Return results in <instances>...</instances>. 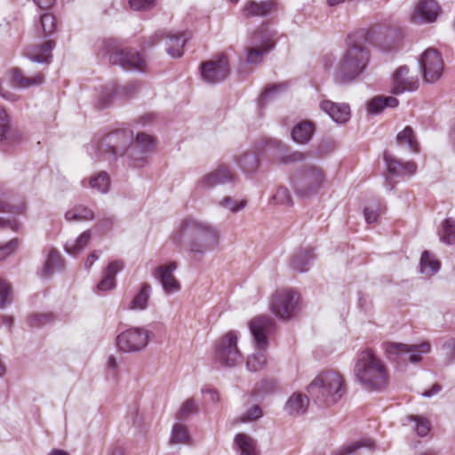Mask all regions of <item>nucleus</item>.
Listing matches in <instances>:
<instances>
[{"mask_svg":"<svg viewBox=\"0 0 455 455\" xmlns=\"http://www.w3.org/2000/svg\"><path fill=\"white\" fill-rule=\"evenodd\" d=\"M12 83L14 87L27 89L32 86L40 85L44 83V76L37 74L33 76H26L20 68H13L11 71Z\"/></svg>","mask_w":455,"mask_h":455,"instance_id":"c756f323","label":"nucleus"},{"mask_svg":"<svg viewBox=\"0 0 455 455\" xmlns=\"http://www.w3.org/2000/svg\"><path fill=\"white\" fill-rule=\"evenodd\" d=\"M368 34V31L358 30L347 36V47L334 70V79L337 83L352 84L366 70L371 59L370 52L365 45Z\"/></svg>","mask_w":455,"mask_h":455,"instance_id":"7ed1b4c3","label":"nucleus"},{"mask_svg":"<svg viewBox=\"0 0 455 455\" xmlns=\"http://www.w3.org/2000/svg\"><path fill=\"white\" fill-rule=\"evenodd\" d=\"M354 372L364 388L380 391L388 384L387 367L371 348H365L357 355Z\"/></svg>","mask_w":455,"mask_h":455,"instance_id":"39448f33","label":"nucleus"},{"mask_svg":"<svg viewBox=\"0 0 455 455\" xmlns=\"http://www.w3.org/2000/svg\"><path fill=\"white\" fill-rule=\"evenodd\" d=\"M441 240L446 244H455V220L446 219L443 222Z\"/></svg>","mask_w":455,"mask_h":455,"instance_id":"8fccbe9b","label":"nucleus"},{"mask_svg":"<svg viewBox=\"0 0 455 455\" xmlns=\"http://www.w3.org/2000/svg\"><path fill=\"white\" fill-rule=\"evenodd\" d=\"M197 405L193 398L187 399L181 405L178 417L187 418L197 412Z\"/></svg>","mask_w":455,"mask_h":455,"instance_id":"6e6d98bb","label":"nucleus"},{"mask_svg":"<svg viewBox=\"0 0 455 455\" xmlns=\"http://www.w3.org/2000/svg\"><path fill=\"white\" fill-rule=\"evenodd\" d=\"M262 410L259 405H253L249 408L242 416V422H248L251 420H256L262 417Z\"/></svg>","mask_w":455,"mask_h":455,"instance_id":"bf43d9fd","label":"nucleus"},{"mask_svg":"<svg viewBox=\"0 0 455 455\" xmlns=\"http://www.w3.org/2000/svg\"><path fill=\"white\" fill-rule=\"evenodd\" d=\"M213 171L222 185L232 183L235 180V173L228 164L221 163Z\"/></svg>","mask_w":455,"mask_h":455,"instance_id":"09e8293b","label":"nucleus"},{"mask_svg":"<svg viewBox=\"0 0 455 455\" xmlns=\"http://www.w3.org/2000/svg\"><path fill=\"white\" fill-rule=\"evenodd\" d=\"M222 185L213 170L203 175L196 182V189L198 191L210 190L216 186Z\"/></svg>","mask_w":455,"mask_h":455,"instance_id":"a18cd8bd","label":"nucleus"},{"mask_svg":"<svg viewBox=\"0 0 455 455\" xmlns=\"http://www.w3.org/2000/svg\"><path fill=\"white\" fill-rule=\"evenodd\" d=\"M289 182L294 193L301 197L315 196L327 184L324 171L315 164H304L290 176Z\"/></svg>","mask_w":455,"mask_h":455,"instance_id":"0eeeda50","label":"nucleus"},{"mask_svg":"<svg viewBox=\"0 0 455 455\" xmlns=\"http://www.w3.org/2000/svg\"><path fill=\"white\" fill-rule=\"evenodd\" d=\"M267 153L273 155L281 163L285 164L301 162L305 159L304 155L300 152H289L286 146L281 140L266 139L261 142L260 147L242 153L235 156V161L243 173L251 174L258 170L259 156Z\"/></svg>","mask_w":455,"mask_h":455,"instance_id":"20e7f679","label":"nucleus"},{"mask_svg":"<svg viewBox=\"0 0 455 455\" xmlns=\"http://www.w3.org/2000/svg\"><path fill=\"white\" fill-rule=\"evenodd\" d=\"M90 187L100 193L105 194L108 191L110 180L106 172H100L89 180Z\"/></svg>","mask_w":455,"mask_h":455,"instance_id":"49530a36","label":"nucleus"},{"mask_svg":"<svg viewBox=\"0 0 455 455\" xmlns=\"http://www.w3.org/2000/svg\"><path fill=\"white\" fill-rule=\"evenodd\" d=\"M420 272L427 276H431L440 269V263L428 251L422 252L419 262Z\"/></svg>","mask_w":455,"mask_h":455,"instance_id":"4c0bfd02","label":"nucleus"},{"mask_svg":"<svg viewBox=\"0 0 455 455\" xmlns=\"http://www.w3.org/2000/svg\"><path fill=\"white\" fill-rule=\"evenodd\" d=\"M363 447L369 448L372 450L374 448L373 441L367 439L364 441H360L354 443L352 444H348L347 446L342 447L340 450V455H355L357 451Z\"/></svg>","mask_w":455,"mask_h":455,"instance_id":"603ef678","label":"nucleus"},{"mask_svg":"<svg viewBox=\"0 0 455 455\" xmlns=\"http://www.w3.org/2000/svg\"><path fill=\"white\" fill-rule=\"evenodd\" d=\"M385 108V103L382 101V96H377L367 103V111L370 114H379Z\"/></svg>","mask_w":455,"mask_h":455,"instance_id":"052dcab7","label":"nucleus"},{"mask_svg":"<svg viewBox=\"0 0 455 455\" xmlns=\"http://www.w3.org/2000/svg\"><path fill=\"white\" fill-rule=\"evenodd\" d=\"M91 239V231H84L76 239L68 241L65 244V250L69 255L76 257L89 245Z\"/></svg>","mask_w":455,"mask_h":455,"instance_id":"e433bc0d","label":"nucleus"},{"mask_svg":"<svg viewBox=\"0 0 455 455\" xmlns=\"http://www.w3.org/2000/svg\"><path fill=\"white\" fill-rule=\"evenodd\" d=\"M273 327V321L267 316H258L249 323L250 331L256 343L257 351L249 355L246 367L250 371H258L263 369L267 363L265 347L267 345V334Z\"/></svg>","mask_w":455,"mask_h":455,"instance_id":"6e6552de","label":"nucleus"},{"mask_svg":"<svg viewBox=\"0 0 455 455\" xmlns=\"http://www.w3.org/2000/svg\"><path fill=\"white\" fill-rule=\"evenodd\" d=\"M441 12V7L435 0H420L414 7L411 20L419 25L434 23Z\"/></svg>","mask_w":455,"mask_h":455,"instance_id":"6ab92c4d","label":"nucleus"},{"mask_svg":"<svg viewBox=\"0 0 455 455\" xmlns=\"http://www.w3.org/2000/svg\"><path fill=\"white\" fill-rule=\"evenodd\" d=\"M54 315L50 313L33 314L28 318V323L31 327H41L53 321Z\"/></svg>","mask_w":455,"mask_h":455,"instance_id":"5fc2aeb1","label":"nucleus"},{"mask_svg":"<svg viewBox=\"0 0 455 455\" xmlns=\"http://www.w3.org/2000/svg\"><path fill=\"white\" fill-rule=\"evenodd\" d=\"M129 4L135 11L148 10L154 6L155 0H129Z\"/></svg>","mask_w":455,"mask_h":455,"instance_id":"e2e57ef3","label":"nucleus"},{"mask_svg":"<svg viewBox=\"0 0 455 455\" xmlns=\"http://www.w3.org/2000/svg\"><path fill=\"white\" fill-rule=\"evenodd\" d=\"M152 293V287L148 283L140 284L137 292L133 295L126 308L132 311H144L148 308Z\"/></svg>","mask_w":455,"mask_h":455,"instance_id":"cd10ccee","label":"nucleus"},{"mask_svg":"<svg viewBox=\"0 0 455 455\" xmlns=\"http://www.w3.org/2000/svg\"><path fill=\"white\" fill-rule=\"evenodd\" d=\"M228 74L229 62L223 55L201 65V76L208 84L221 83L228 77Z\"/></svg>","mask_w":455,"mask_h":455,"instance_id":"a211bd4d","label":"nucleus"},{"mask_svg":"<svg viewBox=\"0 0 455 455\" xmlns=\"http://www.w3.org/2000/svg\"><path fill=\"white\" fill-rule=\"evenodd\" d=\"M55 19L50 12H43L35 19L34 29L38 37L49 38L55 32Z\"/></svg>","mask_w":455,"mask_h":455,"instance_id":"c85d7f7f","label":"nucleus"},{"mask_svg":"<svg viewBox=\"0 0 455 455\" xmlns=\"http://www.w3.org/2000/svg\"><path fill=\"white\" fill-rule=\"evenodd\" d=\"M12 288L10 284L0 278V308H4L11 302Z\"/></svg>","mask_w":455,"mask_h":455,"instance_id":"4d7b16f0","label":"nucleus"},{"mask_svg":"<svg viewBox=\"0 0 455 455\" xmlns=\"http://www.w3.org/2000/svg\"><path fill=\"white\" fill-rule=\"evenodd\" d=\"M170 440L171 443L176 444H189L191 437L188 427L180 423L174 424L172 429Z\"/></svg>","mask_w":455,"mask_h":455,"instance_id":"79ce46f5","label":"nucleus"},{"mask_svg":"<svg viewBox=\"0 0 455 455\" xmlns=\"http://www.w3.org/2000/svg\"><path fill=\"white\" fill-rule=\"evenodd\" d=\"M64 267V261L60 252L50 248L46 251L45 260L39 275L43 279L50 278L55 272L60 271Z\"/></svg>","mask_w":455,"mask_h":455,"instance_id":"bb28decb","label":"nucleus"},{"mask_svg":"<svg viewBox=\"0 0 455 455\" xmlns=\"http://www.w3.org/2000/svg\"><path fill=\"white\" fill-rule=\"evenodd\" d=\"M222 185L213 170L203 175L196 182V189L198 191L210 190L216 186Z\"/></svg>","mask_w":455,"mask_h":455,"instance_id":"c03bdc74","label":"nucleus"},{"mask_svg":"<svg viewBox=\"0 0 455 455\" xmlns=\"http://www.w3.org/2000/svg\"><path fill=\"white\" fill-rule=\"evenodd\" d=\"M299 294L291 290H277L273 296L272 312L281 319H290L295 313Z\"/></svg>","mask_w":455,"mask_h":455,"instance_id":"dca6fc26","label":"nucleus"},{"mask_svg":"<svg viewBox=\"0 0 455 455\" xmlns=\"http://www.w3.org/2000/svg\"><path fill=\"white\" fill-rule=\"evenodd\" d=\"M386 37L382 39L378 36L375 39V44L381 48L382 51L390 52L397 48V43L400 40L401 34L399 31L387 29Z\"/></svg>","mask_w":455,"mask_h":455,"instance_id":"58836bf2","label":"nucleus"},{"mask_svg":"<svg viewBox=\"0 0 455 455\" xmlns=\"http://www.w3.org/2000/svg\"><path fill=\"white\" fill-rule=\"evenodd\" d=\"M443 349L450 361L455 359V339H450L443 344Z\"/></svg>","mask_w":455,"mask_h":455,"instance_id":"338daca9","label":"nucleus"},{"mask_svg":"<svg viewBox=\"0 0 455 455\" xmlns=\"http://www.w3.org/2000/svg\"><path fill=\"white\" fill-rule=\"evenodd\" d=\"M419 88V79L409 76L407 66L398 68L392 76L391 92L394 94H402L406 92H414Z\"/></svg>","mask_w":455,"mask_h":455,"instance_id":"412c9836","label":"nucleus"},{"mask_svg":"<svg viewBox=\"0 0 455 455\" xmlns=\"http://www.w3.org/2000/svg\"><path fill=\"white\" fill-rule=\"evenodd\" d=\"M222 185L213 170L203 175L196 182V189L198 191L210 190L216 186Z\"/></svg>","mask_w":455,"mask_h":455,"instance_id":"37998d69","label":"nucleus"},{"mask_svg":"<svg viewBox=\"0 0 455 455\" xmlns=\"http://www.w3.org/2000/svg\"><path fill=\"white\" fill-rule=\"evenodd\" d=\"M307 392L319 405L329 406L341 399L345 393V383L338 372L325 371L308 385Z\"/></svg>","mask_w":455,"mask_h":455,"instance_id":"423d86ee","label":"nucleus"},{"mask_svg":"<svg viewBox=\"0 0 455 455\" xmlns=\"http://www.w3.org/2000/svg\"><path fill=\"white\" fill-rule=\"evenodd\" d=\"M186 238H188L187 251L190 259L201 262L207 253L220 248L221 231L209 221L187 217L173 230L170 240L176 247L181 248Z\"/></svg>","mask_w":455,"mask_h":455,"instance_id":"f03ea898","label":"nucleus"},{"mask_svg":"<svg viewBox=\"0 0 455 455\" xmlns=\"http://www.w3.org/2000/svg\"><path fill=\"white\" fill-rule=\"evenodd\" d=\"M165 42V52L172 58H180L184 53V46L188 40L186 33L157 32L146 42V47L150 48L161 41Z\"/></svg>","mask_w":455,"mask_h":455,"instance_id":"2eb2a0df","label":"nucleus"},{"mask_svg":"<svg viewBox=\"0 0 455 455\" xmlns=\"http://www.w3.org/2000/svg\"><path fill=\"white\" fill-rule=\"evenodd\" d=\"M315 259L314 251L311 248L299 249L292 256L291 267L298 272H307Z\"/></svg>","mask_w":455,"mask_h":455,"instance_id":"7c9ffc66","label":"nucleus"},{"mask_svg":"<svg viewBox=\"0 0 455 455\" xmlns=\"http://www.w3.org/2000/svg\"><path fill=\"white\" fill-rule=\"evenodd\" d=\"M26 211V205L21 203L19 204H10L0 199V212H8L16 214H22Z\"/></svg>","mask_w":455,"mask_h":455,"instance_id":"680f3d73","label":"nucleus"},{"mask_svg":"<svg viewBox=\"0 0 455 455\" xmlns=\"http://www.w3.org/2000/svg\"><path fill=\"white\" fill-rule=\"evenodd\" d=\"M154 146L152 136L140 132L134 140L133 132L130 129H118L109 132L104 137L99 146L92 145L87 150L97 151L100 160H116L126 156L127 163L134 168H141L148 162V154Z\"/></svg>","mask_w":455,"mask_h":455,"instance_id":"f257e3e1","label":"nucleus"},{"mask_svg":"<svg viewBox=\"0 0 455 455\" xmlns=\"http://www.w3.org/2000/svg\"><path fill=\"white\" fill-rule=\"evenodd\" d=\"M124 268V264L120 260L110 262L103 271L102 278L96 286L98 293L106 292L116 287V276Z\"/></svg>","mask_w":455,"mask_h":455,"instance_id":"a878e982","label":"nucleus"},{"mask_svg":"<svg viewBox=\"0 0 455 455\" xmlns=\"http://www.w3.org/2000/svg\"><path fill=\"white\" fill-rule=\"evenodd\" d=\"M271 200L279 205L291 206L292 199L289 190L285 187H279L275 193L272 196Z\"/></svg>","mask_w":455,"mask_h":455,"instance_id":"3c124183","label":"nucleus"},{"mask_svg":"<svg viewBox=\"0 0 455 455\" xmlns=\"http://www.w3.org/2000/svg\"><path fill=\"white\" fill-rule=\"evenodd\" d=\"M384 349L390 361L395 363L397 366H405L408 363H418L421 362L423 355L430 353L431 346L427 341L411 345L387 342L384 344Z\"/></svg>","mask_w":455,"mask_h":455,"instance_id":"9d476101","label":"nucleus"},{"mask_svg":"<svg viewBox=\"0 0 455 455\" xmlns=\"http://www.w3.org/2000/svg\"><path fill=\"white\" fill-rule=\"evenodd\" d=\"M289 82H282L278 84H269L265 91L260 94L259 101L263 104L270 99H274L287 92L289 88Z\"/></svg>","mask_w":455,"mask_h":455,"instance_id":"a19ab883","label":"nucleus"},{"mask_svg":"<svg viewBox=\"0 0 455 455\" xmlns=\"http://www.w3.org/2000/svg\"><path fill=\"white\" fill-rule=\"evenodd\" d=\"M234 443L240 455H259L256 441L246 434H237Z\"/></svg>","mask_w":455,"mask_h":455,"instance_id":"473e14b6","label":"nucleus"},{"mask_svg":"<svg viewBox=\"0 0 455 455\" xmlns=\"http://www.w3.org/2000/svg\"><path fill=\"white\" fill-rule=\"evenodd\" d=\"M308 399L300 393H293L287 400L284 410L291 416H299L306 412Z\"/></svg>","mask_w":455,"mask_h":455,"instance_id":"72a5a7b5","label":"nucleus"},{"mask_svg":"<svg viewBox=\"0 0 455 455\" xmlns=\"http://www.w3.org/2000/svg\"><path fill=\"white\" fill-rule=\"evenodd\" d=\"M408 419L415 423L414 428L418 435L421 437L427 435L430 431V424L427 419L423 417L414 415L409 416Z\"/></svg>","mask_w":455,"mask_h":455,"instance_id":"864d4df0","label":"nucleus"},{"mask_svg":"<svg viewBox=\"0 0 455 455\" xmlns=\"http://www.w3.org/2000/svg\"><path fill=\"white\" fill-rule=\"evenodd\" d=\"M419 65L424 80L427 83H435L442 76L443 62L440 53L432 48L426 50L419 59Z\"/></svg>","mask_w":455,"mask_h":455,"instance_id":"f3484780","label":"nucleus"},{"mask_svg":"<svg viewBox=\"0 0 455 455\" xmlns=\"http://www.w3.org/2000/svg\"><path fill=\"white\" fill-rule=\"evenodd\" d=\"M100 49L103 54L108 56L112 65H118L128 71H143L145 60L140 52L133 49H121L116 40L106 39L100 42Z\"/></svg>","mask_w":455,"mask_h":455,"instance_id":"1a4fd4ad","label":"nucleus"},{"mask_svg":"<svg viewBox=\"0 0 455 455\" xmlns=\"http://www.w3.org/2000/svg\"><path fill=\"white\" fill-rule=\"evenodd\" d=\"M21 140L19 131L12 129L9 124V117L5 109L0 106V147L3 150L18 145Z\"/></svg>","mask_w":455,"mask_h":455,"instance_id":"b1692460","label":"nucleus"},{"mask_svg":"<svg viewBox=\"0 0 455 455\" xmlns=\"http://www.w3.org/2000/svg\"><path fill=\"white\" fill-rule=\"evenodd\" d=\"M383 160L385 162L387 171L392 178L411 177L415 174L417 171V165L414 162L408 161L403 163L387 151L383 154Z\"/></svg>","mask_w":455,"mask_h":455,"instance_id":"4be33fe9","label":"nucleus"},{"mask_svg":"<svg viewBox=\"0 0 455 455\" xmlns=\"http://www.w3.org/2000/svg\"><path fill=\"white\" fill-rule=\"evenodd\" d=\"M274 8V2L271 0L267 1H250L242 10V15L245 18L256 16H267Z\"/></svg>","mask_w":455,"mask_h":455,"instance_id":"2f4dec72","label":"nucleus"},{"mask_svg":"<svg viewBox=\"0 0 455 455\" xmlns=\"http://www.w3.org/2000/svg\"><path fill=\"white\" fill-rule=\"evenodd\" d=\"M396 144L401 148H407L410 152L418 153L419 144L411 127L406 126L396 135Z\"/></svg>","mask_w":455,"mask_h":455,"instance_id":"f704fd0d","label":"nucleus"},{"mask_svg":"<svg viewBox=\"0 0 455 455\" xmlns=\"http://www.w3.org/2000/svg\"><path fill=\"white\" fill-rule=\"evenodd\" d=\"M201 392L204 395L205 402L213 403L219 402V395L215 389L210 387H203Z\"/></svg>","mask_w":455,"mask_h":455,"instance_id":"774afa93","label":"nucleus"},{"mask_svg":"<svg viewBox=\"0 0 455 455\" xmlns=\"http://www.w3.org/2000/svg\"><path fill=\"white\" fill-rule=\"evenodd\" d=\"M152 332L145 327H131L116 337L118 349L124 353H138L147 347Z\"/></svg>","mask_w":455,"mask_h":455,"instance_id":"4468645a","label":"nucleus"},{"mask_svg":"<svg viewBox=\"0 0 455 455\" xmlns=\"http://www.w3.org/2000/svg\"><path fill=\"white\" fill-rule=\"evenodd\" d=\"M140 88L139 82H132L124 86L113 82L106 84L98 92L96 105L99 108H108L116 100H124L134 97Z\"/></svg>","mask_w":455,"mask_h":455,"instance_id":"ddd939ff","label":"nucleus"},{"mask_svg":"<svg viewBox=\"0 0 455 455\" xmlns=\"http://www.w3.org/2000/svg\"><path fill=\"white\" fill-rule=\"evenodd\" d=\"M55 45V41L52 39L34 43L26 47L24 55L33 62L49 64L52 61V52Z\"/></svg>","mask_w":455,"mask_h":455,"instance_id":"5701e85b","label":"nucleus"},{"mask_svg":"<svg viewBox=\"0 0 455 455\" xmlns=\"http://www.w3.org/2000/svg\"><path fill=\"white\" fill-rule=\"evenodd\" d=\"M94 218L92 211L84 205H76L65 213V219L68 221H85Z\"/></svg>","mask_w":455,"mask_h":455,"instance_id":"ea45409f","label":"nucleus"},{"mask_svg":"<svg viewBox=\"0 0 455 455\" xmlns=\"http://www.w3.org/2000/svg\"><path fill=\"white\" fill-rule=\"evenodd\" d=\"M320 108L337 124H345L350 118V107L347 103H335L326 100L320 102Z\"/></svg>","mask_w":455,"mask_h":455,"instance_id":"393cba45","label":"nucleus"},{"mask_svg":"<svg viewBox=\"0 0 455 455\" xmlns=\"http://www.w3.org/2000/svg\"><path fill=\"white\" fill-rule=\"evenodd\" d=\"M21 223L18 221L16 219L4 220L0 218L1 228H10L14 232H19L21 229Z\"/></svg>","mask_w":455,"mask_h":455,"instance_id":"69168bd1","label":"nucleus"},{"mask_svg":"<svg viewBox=\"0 0 455 455\" xmlns=\"http://www.w3.org/2000/svg\"><path fill=\"white\" fill-rule=\"evenodd\" d=\"M378 205L366 206L363 213L365 220L368 224L375 223L379 219Z\"/></svg>","mask_w":455,"mask_h":455,"instance_id":"0e129e2a","label":"nucleus"},{"mask_svg":"<svg viewBox=\"0 0 455 455\" xmlns=\"http://www.w3.org/2000/svg\"><path fill=\"white\" fill-rule=\"evenodd\" d=\"M275 33L267 26H263L255 31L250 39V45L245 52L246 62L249 64L260 63L263 56L275 47Z\"/></svg>","mask_w":455,"mask_h":455,"instance_id":"f8f14e48","label":"nucleus"},{"mask_svg":"<svg viewBox=\"0 0 455 455\" xmlns=\"http://www.w3.org/2000/svg\"><path fill=\"white\" fill-rule=\"evenodd\" d=\"M313 132V124L309 121H304L293 127L291 136L296 143L306 144L312 139Z\"/></svg>","mask_w":455,"mask_h":455,"instance_id":"c9c22d12","label":"nucleus"},{"mask_svg":"<svg viewBox=\"0 0 455 455\" xmlns=\"http://www.w3.org/2000/svg\"><path fill=\"white\" fill-rule=\"evenodd\" d=\"M178 268V263L172 261L168 264L160 265L156 267L154 275L161 283L164 293L170 295L180 291V283L174 275Z\"/></svg>","mask_w":455,"mask_h":455,"instance_id":"aec40b11","label":"nucleus"},{"mask_svg":"<svg viewBox=\"0 0 455 455\" xmlns=\"http://www.w3.org/2000/svg\"><path fill=\"white\" fill-rule=\"evenodd\" d=\"M19 240L12 239L9 243L0 245V260L5 259L7 257L14 253L18 249Z\"/></svg>","mask_w":455,"mask_h":455,"instance_id":"13d9d810","label":"nucleus"},{"mask_svg":"<svg viewBox=\"0 0 455 455\" xmlns=\"http://www.w3.org/2000/svg\"><path fill=\"white\" fill-rule=\"evenodd\" d=\"M217 204L232 213H236L245 208L247 202L244 199L236 200L231 196H224Z\"/></svg>","mask_w":455,"mask_h":455,"instance_id":"de8ad7c7","label":"nucleus"},{"mask_svg":"<svg viewBox=\"0 0 455 455\" xmlns=\"http://www.w3.org/2000/svg\"><path fill=\"white\" fill-rule=\"evenodd\" d=\"M239 332L231 330L216 341L214 360L227 367H234L242 361V353L237 347Z\"/></svg>","mask_w":455,"mask_h":455,"instance_id":"9b49d317","label":"nucleus"}]
</instances>
